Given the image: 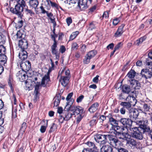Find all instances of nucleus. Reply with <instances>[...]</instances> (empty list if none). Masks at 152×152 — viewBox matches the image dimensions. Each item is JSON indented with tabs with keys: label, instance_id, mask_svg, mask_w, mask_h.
I'll return each instance as SVG.
<instances>
[{
	"label": "nucleus",
	"instance_id": "1",
	"mask_svg": "<svg viewBox=\"0 0 152 152\" xmlns=\"http://www.w3.org/2000/svg\"><path fill=\"white\" fill-rule=\"evenodd\" d=\"M148 123L146 124H138L139 127L129 128L130 130H132L133 132L132 133V137L137 139L141 140L143 138V134L144 133L149 134L150 128L148 126Z\"/></svg>",
	"mask_w": 152,
	"mask_h": 152
},
{
	"label": "nucleus",
	"instance_id": "2",
	"mask_svg": "<svg viewBox=\"0 0 152 152\" xmlns=\"http://www.w3.org/2000/svg\"><path fill=\"white\" fill-rule=\"evenodd\" d=\"M18 4L15 5V8H11L10 11L19 17H21L23 15V8L26 6L24 0H17Z\"/></svg>",
	"mask_w": 152,
	"mask_h": 152
},
{
	"label": "nucleus",
	"instance_id": "3",
	"mask_svg": "<svg viewBox=\"0 0 152 152\" xmlns=\"http://www.w3.org/2000/svg\"><path fill=\"white\" fill-rule=\"evenodd\" d=\"M139 114L138 111L132 108L129 110V117L132 122H134L137 124H146L148 123L147 120H140L137 118Z\"/></svg>",
	"mask_w": 152,
	"mask_h": 152
},
{
	"label": "nucleus",
	"instance_id": "4",
	"mask_svg": "<svg viewBox=\"0 0 152 152\" xmlns=\"http://www.w3.org/2000/svg\"><path fill=\"white\" fill-rule=\"evenodd\" d=\"M123 130H125L126 132H123L122 137H120L119 138L124 140H126V144H128L131 148H134L137 145V142L135 140L132 139H129L130 136L128 134L129 130L126 128L122 129Z\"/></svg>",
	"mask_w": 152,
	"mask_h": 152
},
{
	"label": "nucleus",
	"instance_id": "5",
	"mask_svg": "<svg viewBox=\"0 0 152 152\" xmlns=\"http://www.w3.org/2000/svg\"><path fill=\"white\" fill-rule=\"evenodd\" d=\"M110 145L116 149L118 148L122 145L121 141L118 140L115 136L111 135H107Z\"/></svg>",
	"mask_w": 152,
	"mask_h": 152
},
{
	"label": "nucleus",
	"instance_id": "6",
	"mask_svg": "<svg viewBox=\"0 0 152 152\" xmlns=\"http://www.w3.org/2000/svg\"><path fill=\"white\" fill-rule=\"evenodd\" d=\"M96 53L97 52L95 50H92L89 51L85 56L83 61V63L86 64H89L90 59L93 58Z\"/></svg>",
	"mask_w": 152,
	"mask_h": 152
},
{
	"label": "nucleus",
	"instance_id": "7",
	"mask_svg": "<svg viewBox=\"0 0 152 152\" xmlns=\"http://www.w3.org/2000/svg\"><path fill=\"white\" fill-rule=\"evenodd\" d=\"M107 135L97 134L94 136L95 140L100 144H104L107 141Z\"/></svg>",
	"mask_w": 152,
	"mask_h": 152
},
{
	"label": "nucleus",
	"instance_id": "8",
	"mask_svg": "<svg viewBox=\"0 0 152 152\" xmlns=\"http://www.w3.org/2000/svg\"><path fill=\"white\" fill-rule=\"evenodd\" d=\"M20 66L22 70L25 72L28 71L31 68V63L28 60L21 63L20 64Z\"/></svg>",
	"mask_w": 152,
	"mask_h": 152
},
{
	"label": "nucleus",
	"instance_id": "9",
	"mask_svg": "<svg viewBox=\"0 0 152 152\" xmlns=\"http://www.w3.org/2000/svg\"><path fill=\"white\" fill-rule=\"evenodd\" d=\"M120 122L124 126L129 127L132 125V121L129 118H122L120 120Z\"/></svg>",
	"mask_w": 152,
	"mask_h": 152
},
{
	"label": "nucleus",
	"instance_id": "10",
	"mask_svg": "<svg viewBox=\"0 0 152 152\" xmlns=\"http://www.w3.org/2000/svg\"><path fill=\"white\" fill-rule=\"evenodd\" d=\"M18 46L21 50H24L27 48L28 45V41L25 38H23L19 40Z\"/></svg>",
	"mask_w": 152,
	"mask_h": 152
},
{
	"label": "nucleus",
	"instance_id": "11",
	"mask_svg": "<svg viewBox=\"0 0 152 152\" xmlns=\"http://www.w3.org/2000/svg\"><path fill=\"white\" fill-rule=\"evenodd\" d=\"M141 75L142 77L146 79L151 78L152 76V73L148 69H142L141 72Z\"/></svg>",
	"mask_w": 152,
	"mask_h": 152
},
{
	"label": "nucleus",
	"instance_id": "12",
	"mask_svg": "<svg viewBox=\"0 0 152 152\" xmlns=\"http://www.w3.org/2000/svg\"><path fill=\"white\" fill-rule=\"evenodd\" d=\"M78 6L80 10H84L86 9L88 6V5L86 3V2L84 1L83 0H79L78 2Z\"/></svg>",
	"mask_w": 152,
	"mask_h": 152
},
{
	"label": "nucleus",
	"instance_id": "13",
	"mask_svg": "<svg viewBox=\"0 0 152 152\" xmlns=\"http://www.w3.org/2000/svg\"><path fill=\"white\" fill-rule=\"evenodd\" d=\"M125 25L124 24H122L120 26L114 34V36L116 37H118L120 36L124 32L125 30L124 29V28Z\"/></svg>",
	"mask_w": 152,
	"mask_h": 152
},
{
	"label": "nucleus",
	"instance_id": "14",
	"mask_svg": "<svg viewBox=\"0 0 152 152\" xmlns=\"http://www.w3.org/2000/svg\"><path fill=\"white\" fill-rule=\"evenodd\" d=\"M72 103L73 102L72 101L71 102H67L66 105L65 107V109L67 111H68L69 110L70 111H72L73 112L72 114L75 115V112L77 107L73 106H72Z\"/></svg>",
	"mask_w": 152,
	"mask_h": 152
},
{
	"label": "nucleus",
	"instance_id": "15",
	"mask_svg": "<svg viewBox=\"0 0 152 152\" xmlns=\"http://www.w3.org/2000/svg\"><path fill=\"white\" fill-rule=\"evenodd\" d=\"M50 73H47V74L45 75V76L42 78L41 85L43 87H45L48 83L50 80Z\"/></svg>",
	"mask_w": 152,
	"mask_h": 152
},
{
	"label": "nucleus",
	"instance_id": "16",
	"mask_svg": "<svg viewBox=\"0 0 152 152\" xmlns=\"http://www.w3.org/2000/svg\"><path fill=\"white\" fill-rule=\"evenodd\" d=\"M69 78V76H61L60 81L61 85L65 87L67 85Z\"/></svg>",
	"mask_w": 152,
	"mask_h": 152
},
{
	"label": "nucleus",
	"instance_id": "17",
	"mask_svg": "<svg viewBox=\"0 0 152 152\" xmlns=\"http://www.w3.org/2000/svg\"><path fill=\"white\" fill-rule=\"evenodd\" d=\"M73 115L72 113H71L68 111H66L65 113H64L63 114L62 116H63V120L61 121L59 120V121L62 123L63 120L66 121H68L72 117Z\"/></svg>",
	"mask_w": 152,
	"mask_h": 152
},
{
	"label": "nucleus",
	"instance_id": "18",
	"mask_svg": "<svg viewBox=\"0 0 152 152\" xmlns=\"http://www.w3.org/2000/svg\"><path fill=\"white\" fill-rule=\"evenodd\" d=\"M27 52L25 50H21L18 54L19 58L22 61L27 58Z\"/></svg>",
	"mask_w": 152,
	"mask_h": 152
},
{
	"label": "nucleus",
	"instance_id": "19",
	"mask_svg": "<svg viewBox=\"0 0 152 152\" xmlns=\"http://www.w3.org/2000/svg\"><path fill=\"white\" fill-rule=\"evenodd\" d=\"M126 101L130 103L132 106H134L137 103V100L133 96H129L126 99Z\"/></svg>",
	"mask_w": 152,
	"mask_h": 152
},
{
	"label": "nucleus",
	"instance_id": "20",
	"mask_svg": "<svg viewBox=\"0 0 152 152\" xmlns=\"http://www.w3.org/2000/svg\"><path fill=\"white\" fill-rule=\"evenodd\" d=\"M99 106V104L98 103H95L90 106L88 110L91 113H93L97 110Z\"/></svg>",
	"mask_w": 152,
	"mask_h": 152
},
{
	"label": "nucleus",
	"instance_id": "21",
	"mask_svg": "<svg viewBox=\"0 0 152 152\" xmlns=\"http://www.w3.org/2000/svg\"><path fill=\"white\" fill-rule=\"evenodd\" d=\"M113 148L109 145H104L101 148V152H112Z\"/></svg>",
	"mask_w": 152,
	"mask_h": 152
},
{
	"label": "nucleus",
	"instance_id": "22",
	"mask_svg": "<svg viewBox=\"0 0 152 152\" xmlns=\"http://www.w3.org/2000/svg\"><path fill=\"white\" fill-rule=\"evenodd\" d=\"M7 57L5 54H0V64L4 65L6 63Z\"/></svg>",
	"mask_w": 152,
	"mask_h": 152
},
{
	"label": "nucleus",
	"instance_id": "23",
	"mask_svg": "<svg viewBox=\"0 0 152 152\" xmlns=\"http://www.w3.org/2000/svg\"><path fill=\"white\" fill-rule=\"evenodd\" d=\"M56 48H51V52L52 54L56 56V58L55 60L56 61H58L60 56L58 53V49Z\"/></svg>",
	"mask_w": 152,
	"mask_h": 152
},
{
	"label": "nucleus",
	"instance_id": "24",
	"mask_svg": "<svg viewBox=\"0 0 152 152\" xmlns=\"http://www.w3.org/2000/svg\"><path fill=\"white\" fill-rule=\"evenodd\" d=\"M29 3L31 7L36 10L39 4V2L37 0H30Z\"/></svg>",
	"mask_w": 152,
	"mask_h": 152
},
{
	"label": "nucleus",
	"instance_id": "25",
	"mask_svg": "<svg viewBox=\"0 0 152 152\" xmlns=\"http://www.w3.org/2000/svg\"><path fill=\"white\" fill-rule=\"evenodd\" d=\"M122 91L124 93L128 94L131 91L130 86L127 85H123L122 87Z\"/></svg>",
	"mask_w": 152,
	"mask_h": 152
},
{
	"label": "nucleus",
	"instance_id": "26",
	"mask_svg": "<svg viewBox=\"0 0 152 152\" xmlns=\"http://www.w3.org/2000/svg\"><path fill=\"white\" fill-rule=\"evenodd\" d=\"M124 128H126V127L121 128L119 126H116L114 127V129L117 133L121 134V137H122L123 132H126V130H123L122 129Z\"/></svg>",
	"mask_w": 152,
	"mask_h": 152
},
{
	"label": "nucleus",
	"instance_id": "27",
	"mask_svg": "<svg viewBox=\"0 0 152 152\" xmlns=\"http://www.w3.org/2000/svg\"><path fill=\"white\" fill-rule=\"evenodd\" d=\"M47 15L50 20L51 22L53 24L54 26H55L56 25V23L55 21V18L53 16V14L51 12L49 13L48 12Z\"/></svg>",
	"mask_w": 152,
	"mask_h": 152
},
{
	"label": "nucleus",
	"instance_id": "28",
	"mask_svg": "<svg viewBox=\"0 0 152 152\" xmlns=\"http://www.w3.org/2000/svg\"><path fill=\"white\" fill-rule=\"evenodd\" d=\"M51 36L52 40L54 41V43L51 48H57V42L56 41V38L57 37V35L55 34H51Z\"/></svg>",
	"mask_w": 152,
	"mask_h": 152
},
{
	"label": "nucleus",
	"instance_id": "29",
	"mask_svg": "<svg viewBox=\"0 0 152 152\" xmlns=\"http://www.w3.org/2000/svg\"><path fill=\"white\" fill-rule=\"evenodd\" d=\"M132 83H133V87L135 89H138L140 88V84L137 81L135 80H132Z\"/></svg>",
	"mask_w": 152,
	"mask_h": 152
},
{
	"label": "nucleus",
	"instance_id": "30",
	"mask_svg": "<svg viewBox=\"0 0 152 152\" xmlns=\"http://www.w3.org/2000/svg\"><path fill=\"white\" fill-rule=\"evenodd\" d=\"M54 100V106L53 107H56L58 105L60 102V97L58 96L55 97L53 99Z\"/></svg>",
	"mask_w": 152,
	"mask_h": 152
},
{
	"label": "nucleus",
	"instance_id": "31",
	"mask_svg": "<svg viewBox=\"0 0 152 152\" xmlns=\"http://www.w3.org/2000/svg\"><path fill=\"white\" fill-rule=\"evenodd\" d=\"M120 105L122 106H123L124 108H126L128 110H130L131 106L132 105L130 104V103L129 102H122L120 104Z\"/></svg>",
	"mask_w": 152,
	"mask_h": 152
},
{
	"label": "nucleus",
	"instance_id": "32",
	"mask_svg": "<svg viewBox=\"0 0 152 152\" xmlns=\"http://www.w3.org/2000/svg\"><path fill=\"white\" fill-rule=\"evenodd\" d=\"M136 73L134 70L131 69L128 73L127 76L130 78H133L135 77Z\"/></svg>",
	"mask_w": 152,
	"mask_h": 152
},
{
	"label": "nucleus",
	"instance_id": "33",
	"mask_svg": "<svg viewBox=\"0 0 152 152\" xmlns=\"http://www.w3.org/2000/svg\"><path fill=\"white\" fill-rule=\"evenodd\" d=\"M79 34L78 31H76L73 32L70 35L69 39L71 40H72L75 39L77 36Z\"/></svg>",
	"mask_w": 152,
	"mask_h": 152
},
{
	"label": "nucleus",
	"instance_id": "34",
	"mask_svg": "<svg viewBox=\"0 0 152 152\" xmlns=\"http://www.w3.org/2000/svg\"><path fill=\"white\" fill-rule=\"evenodd\" d=\"M86 144L90 148V149L91 150L92 149L96 148L94 144L91 142H88Z\"/></svg>",
	"mask_w": 152,
	"mask_h": 152
},
{
	"label": "nucleus",
	"instance_id": "35",
	"mask_svg": "<svg viewBox=\"0 0 152 152\" xmlns=\"http://www.w3.org/2000/svg\"><path fill=\"white\" fill-rule=\"evenodd\" d=\"M50 61L51 62V66L49 67L48 72V73L50 74L52 70L54 69L55 67L54 62H53L52 59L51 58H50Z\"/></svg>",
	"mask_w": 152,
	"mask_h": 152
},
{
	"label": "nucleus",
	"instance_id": "36",
	"mask_svg": "<svg viewBox=\"0 0 152 152\" xmlns=\"http://www.w3.org/2000/svg\"><path fill=\"white\" fill-rule=\"evenodd\" d=\"M145 39V37H142L140 38L139 39L137 40L135 42L136 45H139L141 44Z\"/></svg>",
	"mask_w": 152,
	"mask_h": 152
},
{
	"label": "nucleus",
	"instance_id": "37",
	"mask_svg": "<svg viewBox=\"0 0 152 152\" xmlns=\"http://www.w3.org/2000/svg\"><path fill=\"white\" fill-rule=\"evenodd\" d=\"M6 39V37L3 34L0 35V44L1 45H3L5 43Z\"/></svg>",
	"mask_w": 152,
	"mask_h": 152
},
{
	"label": "nucleus",
	"instance_id": "38",
	"mask_svg": "<svg viewBox=\"0 0 152 152\" xmlns=\"http://www.w3.org/2000/svg\"><path fill=\"white\" fill-rule=\"evenodd\" d=\"M97 120V118L96 116L94 117L93 119L90 122V126H93L95 125L96 123Z\"/></svg>",
	"mask_w": 152,
	"mask_h": 152
},
{
	"label": "nucleus",
	"instance_id": "39",
	"mask_svg": "<svg viewBox=\"0 0 152 152\" xmlns=\"http://www.w3.org/2000/svg\"><path fill=\"white\" fill-rule=\"evenodd\" d=\"M109 121L111 124L113 125V124L118 125V121L112 117H110L109 118Z\"/></svg>",
	"mask_w": 152,
	"mask_h": 152
},
{
	"label": "nucleus",
	"instance_id": "40",
	"mask_svg": "<svg viewBox=\"0 0 152 152\" xmlns=\"http://www.w3.org/2000/svg\"><path fill=\"white\" fill-rule=\"evenodd\" d=\"M25 11L27 15H29L31 16H32L34 14V12L32 10L27 8L25 9Z\"/></svg>",
	"mask_w": 152,
	"mask_h": 152
},
{
	"label": "nucleus",
	"instance_id": "41",
	"mask_svg": "<svg viewBox=\"0 0 152 152\" xmlns=\"http://www.w3.org/2000/svg\"><path fill=\"white\" fill-rule=\"evenodd\" d=\"M73 95V93L72 92L68 94L66 98V99L67 101V102H71L72 101V102H73V100L71 99V97Z\"/></svg>",
	"mask_w": 152,
	"mask_h": 152
},
{
	"label": "nucleus",
	"instance_id": "42",
	"mask_svg": "<svg viewBox=\"0 0 152 152\" xmlns=\"http://www.w3.org/2000/svg\"><path fill=\"white\" fill-rule=\"evenodd\" d=\"M57 126L56 124L53 123L50 127V129L49 131V132L51 133L55 131L57 128Z\"/></svg>",
	"mask_w": 152,
	"mask_h": 152
},
{
	"label": "nucleus",
	"instance_id": "43",
	"mask_svg": "<svg viewBox=\"0 0 152 152\" xmlns=\"http://www.w3.org/2000/svg\"><path fill=\"white\" fill-rule=\"evenodd\" d=\"M6 49L5 47L3 45H0V53L1 54H5Z\"/></svg>",
	"mask_w": 152,
	"mask_h": 152
},
{
	"label": "nucleus",
	"instance_id": "44",
	"mask_svg": "<svg viewBox=\"0 0 152 152\" xmlns=\"http://www.w3.org/2000/svg\"><path fill=\"white\" fill-rule=\"evenodd\" d=\"M23 22L22 20L19 21L16 25V27L17 28H21L23 25Z\"/></svg>",
	"mask_w": 152,
	"mask_h": 152
},
{
	"label": "nucleus",
	"instance_id": "45",
	"mask_svg": "<svg viewBox=\"0 0 152 152\" xmlns=\"http://www.w3.org/2000/svg\"><path fill=\"white\" fill-rule=\"evenodd\" d=\"M83 110L82 108L80 107H77L75 112V115L76 114L77 115L80 114L81 112H82Z\"/></svg>",
	"mask_w": 152,
	"mask_h": 152
},
{
	"label": "nucleus",
	"instance_id": "46",
	"mask_svg": "<svg viewBox=\"0 0 152 152\" xmlns=\"http://www.w3.org/2000/svg\"><path fill=\"white\" fill-rule=\"evenodd\" d=\"M16 35L18 38H21L22 39L24 38L25 35L22 33L20 31H18Z\"/></svg>",
	"mask_w": 152,
	"mask_h": 152
},
{
	"label": "nucleus",
	"instance_id": "47",
	"mask_svg": "<svg viewBox=\"0 0 152 152\" xmlns=\"http://www.w3.org/2000/svg\"><path fill=\"white\" fill-rule=\"evenodd\" d=\"M78 48V46L76 42H74L72 43L71 48L72 50H77Z\"/></svg>",
	"mask_w": 152,
	"mask_h": 152
},
{
	"label": "nucleus",
	"instance_id": "48",
	"mask_svg": "<svg viewBox=\"0 0 152 152\" xmlns=\"http://www.w3.org/2000/svg\"><path fill=\"white\" fill-rule=\"evenodd\" d=\"M152 60L151 59L148 57L146 58L145 61L146 65H147L148 66L152 65Z\"/></svg>",
	"mask_w": 152,
	"mask_h": 152
},
{
	"label": "nucleus",
	"instance_id": "49",
	"mask_svg": "<svg viewBox=\"0 0 152 152\" xmlns=\"http://www.w3.org/2000/svg\"><path fill=\"white\" fill-rule=\"evenodd\" d=\"M86 47L85 45H83L81 47L80 51L82 53L84 54L86 51Z\"/></svg>",
	"mask_w": 152,
	"mask_h": 152
},
{
	"label": "nucleus",
	"instance_id": "50",
	"mask_svg": "<svg viewBox=\"0 0 152 152\" xmlns=\"http://www.w3.org/2000/svg\"><path fill=\"white\" fill-rule=\"evenodd\" d=\"M25 131L24 130H22V129H20L18 135V137L19 138H21L22 137Z\"/></svg>",
	"mask_w": 152,
	"mask_h": 152
},
{
	"label": "nucleus",
	"instance_id": "51",
	"mask_svg": "<svg viewBox=\"0 0 152 152\" xmlns=\"http://www.w3.org/2000/svg\"><path fill=\"white\" fill-rule=\"evenodd\" d=\"M66 21L68 26L72 23V20L71 17H68L66 19Z\"/></svg>",
	"mask_w": 152,
	"mask_h": 152
},
{
	"label": "nucleus",
	"instance_id": "52",
	"mask_svg": "<svg viewBox=\"0 0 152 152\" xmlns=\"http://www.w3.org/2000/svg\"><path fill=\"white\" fill-rule=\"evenodd\" d=\"M51 6L53 7H55L57 9L58 8L59 6L56 3L50 1Z\"/></svg>",
	"mask_w": 152,
	"mask_h": 152
},
{
	"label": "nucleus",
	"instance_id": "53",
	"mask_svg": "<svg viewBox=\"0 0 152 152\" xmlns=\"http://www.w3.org/2000/svg\"><path fill=\"white\" fill-rule=\"evenodd\" d=\"M122 45L123 44L121 42H120L115 45L114 49L115 50H118L122 46Z\"/></svg>",
	"mask_w": 152,
	"mask_h": 152
},
{
	"label": "nucleus",
	"instance_id": "54",
	"mask_svg": "<svg viewBox=\"0 0 152 152\" xmlns=\"http://www.w3.org/2000/svg\"><path fill=\"white\" fill-rule=\"evenodd\" d=\"M117 149H118V152H128V150L124 148H118Z\"/></svg>",
	"mask_w": 152,
	"mask_h": 152
},
{
	"label": "nucleus",
	"instance_id": "55",
	"mask_svg": "<svg viewBox=\"0 0 152 152\" xmlns=\"http://www.w3.org/2000/svg\"><path fill=\"white\" fill-rule=\"evenodd\" d=\"M120 21V19L118 18L114 19L113 21V24L114 26L116 25Z\"/></svg>",
	"mask_w": 152,
	"mask_h": 152
},
{
	"label": "nucleus",
	"instance_id": "56",
	"mask_svg": "<svg viewBox=\"0 0 152 152\" xmlns=\"http://www.w3.org/2000/svg\"><path fill=\"white\" fill-rule=\"evenodd\" d=\"M65 50L66 48L63 45L61 46L59 49V51L60 52L62 53H63L65 52Z\"/></svg>",
	"mask_w": 152,
	"mask_h": 152
},
{
	"label": "nucleus",
	"instance_id": "57",
	"mask_svg": "<svg viewBox=\"0 0 152 152\" xmlns=\"http://www.w3.org/2000/svg\"><path fill=\"white\" fill-rule=\"evenodd\" d=\"M84 96L83 95H81L79 96L77 99V102L78 103L80 102H81L82 99L84 98Z\"/></svg>",
	"mask_w": 152,
	"mask_h": 152
},
{
	"label": "nucleus",
	"instance_id": "58",
	"mask_svg": "<svg viewBox=\"0 0 152 152\" xmlns=\"http://www.w3.org/2000/svg\"><path fill=\"white\" fill-rule=\"evenodd\" d=\"M99 76L97 75L96 77H94L92 81L95 83H97L99 81Z\"/></svg>",
	"mask_w": 152,
	"mask_h": 152
},
{
	"label": "nucleus",
	"instance_id": "59",
	"mask_svg": "<svg viewBox=\"0 0 152 152\" xmlns=\"http://www.w3.org/2000/svg\"><path fill=\"white\" fill-rule=\"evenodd\" d=\"M46 129V126H41L40 129V131L42 133H43L45 132Z\"/></svg>",
	"mask_w": 152,
	"mask_h": 152
},
{
	"label": "nucleus",
	"instance_id": "60",
	"mask_svg": "<svg viewBox=\"0 0 152 152\" xmlns=\"http://www.w3.org/2000/svg\"><path fill=\"white\" fill-rule=\"evenodd\" d=\"M120 113L121 114L124 115L125 113L126 110L124 107H123L120 109Z\"/></svg>",
	"mask_w": 152,
	"mask_h": 152
},
{
	"label": "nucleus",
	"instance_id": "61",
	"mask_svg": "<svg viewBox=\"0 0 152 152\" xmlns=\"http://www.w3.org/2000/svg\"><path fill=\"white\" fill-rule=\"evenodd\" d=\"M118 99L119 100H122L125 98V96L124 94L122 93L118 95Z\"/></svg>",
	"mask_w": 152,
	"mask_h": 152
},
{
	"label": "nucleus",
	"instance_id": "62",
	"mask_svg": "<svg viewBox=\"0 0 152 152\" xmlns=\"http://www.w3.org/2000/svg\"><path fill=\"white\" fill-rule=\"evenodd\" d=\"M26 127V124L25 122H23L22 125V126L20 129H22V130H25Z\"/></svg>",
	"mask_w": 152,
	"mask_h": 152
},
{
	"label": "nucleus",
	"instance_id": "63",
	"mask_svg": "<svg viewBox=\"0 0 152 152\" xmlns=\"http://www.w3.org/2000/svg\"><path fill=\"white\" fill-rule=\"evenodd\" d=\"M114 44L113 43H111L107 47V48L108 49H112L114 47Z\"/></svg>",
	"mask_w": 152,
	"mask_h": 152
},
{
	"label": "nucleus",
	"instance_id": "64",
	"mask_svg": "<svg viewBox=\"0 0 152 152\" xmlns=\"http://www.w3.org/2000/svg\"><path fill=\"white\" fill-rule=\"evenodd\" d=\"M143 108L146 111H148L149 109V107L147 104H144L143 106Z\"/></svg>",
	"mask_w": 152,
	"mask_h": 152
}]
</instances>
